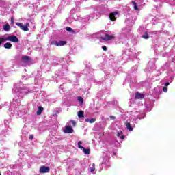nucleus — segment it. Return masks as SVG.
Returning <instances> with one entry per match:
<instances>
[{
  "mask_svg": "<svg viewBox=\"0 0 175 175\" xmlns=\"http://www.w3.org/2000/svg\"><path fill=\"white\" fill-rule=\"evenodd\" d=\"M78 100H79V102H81V103H83V102H84V100L83 99V97H81V96L78 97Z\"/></svg>",
  "mask_w": 175,
  "mask_h": 175,
  "instance_id": "nucleus-20",
  "label": "nucleus"
},
{
  "mask_svg": "<svg viewBox=\"0 0 175 175\" xmlns=\"http://www.w3.org/2000/svg\"><path fill=\"white\" fill-rule=\"evenodd\" d=\"M96 121V119L95 118H91L90 120V124H94Z\"/></svg>",
  "mask_w": 175,
  "mask_h": 175,
  "instance_id": "nucleus-21",
  "label": "nucleus"
},
{
  "mask_svg": "<svg viewBox=\"0 0 175 175\" xmlns=\"http://www.w3.org/2000/svg\"><path fill=\"white\" fill-rule=\"evenodd\" d=\"M21 29H22V31H25V32H27V31H29V29L25 25H23Z\"/></svg>",
  "mask_w": 175,
  "mask_h": 175,
  "instance_id": "nucleus-15",
  "label": "nucleus"
},
{
  "mask_svg": "<svg viewBox=\"0 0 175 175\" xmlns=\"http://www.w3.org/2000/svg\"><path fill=\"white\" fill-rule=\"evenodd\" d=\"M170 85V83H169V82H167V83H165V87H169V85Z\"/></svg>",
  "mask_w": 175,
  "mask_h": 175,
  "instance_id": "nucleus-28",
  "label": "nucleus"
},
{
  "mask_svg": "<svg viewBox=\"0 0 175 175\" xmlns=\"http://www.w3.org/2000/svg\"><path fill=\"white\" fill-rule=\"evenodd\" d=\"M143 39H148L150 38V36L148 35V33H145V35L142 36Z\"/></svg>",
  "mask_w": 175,
  "mask_h": 175,
  "instance_id": "nucleus-19",
  "label": "nucleus"
},
{
  "mask_svg": "<svg viewBox=\"0 0 175 175\" xmlns=\"http://www.w3.org/2000/svg\"><path fill=\"white\" fill-rule=\"evenodd\" d=\"M85 122H90V120L88 118L85 119Z\"/></svg>",
  "mask_w": 175,
  "mask_h": 175,
  "instance_id": "nucleus-33",
  "label": "nucleus"
},
{
  "mask_svg": "<svg viewBox=\"0 0 175 175\" xmlns=\"http://www.w3.org/2000/svg\"><path fill=\"white\" fill-rule=\"evenodd\" d=\"M100 39L101 40H105V42H109V40H114V39H116V35L106 33L104 37H100Z\"/></svg>",
  "mask_w": 175,
  "mask_h": 175,
  "instance_id": "nucleus-1",
  "label": "nucleus"
},
{
  "mask_svg": "<svg viewBox=\"0 0 175 175\" xmlns=\"http://www.w3.org/2000/svg\"><path fill=\"white\" fill-rule=\"evenodd\" d=\"M16 25L19 27V28L21 29L23 28V23H16Z\"/></svg>",
  "mask_w": 175,
  "mask_h": 175,
  "instance_id": "nucleus-22",
  "label": "nucleus"
},
{
  "mask_svg": "<svg viewBox=\"0 0 175 175\" xmlns=\"http://www.w3.org/2000/svg\"><path fill=\"white\" fill-rule=\"evenodd\" d=\"M124 124L126 126V129H128V131H133V127L131 126L130 122H125Z\"/></svg>",
  "mask_w": 175,
  "mask_h": 175,
  "instance_id": "nucleus-9",
  "label": "nucleus"
},
{
  "mask_svg": "<svg viewBox=\"0 0 175 175\" xmlns=\"http://www.w3.org/2000/svg\"><path fill=\"white\" fill-rule=\"evenodd\" d=\"M50 172V167H46V166H41L40 168V173H49Z\"/></svg>",
  "mask_w": 175,
  "mask_h": 175,
  "instance_id": "nucleus-3",
  "label": "nucleus"
},
{
  "mask_svg": "<svg viewBox=\"0 0 175 175\" xmlns=\"http://www.w3.org/2000/svg\"><path fill=\"white\" fill-rule=\"evenodd\" d=\"M102 49L104 51H107V47H106V46H103Z\"/></svg>",
  "mask_w": 175,
  "mask_h": 175,
  "instance_id": "nucleus-25",
  "label": "nucleus"
},
{
  "mask_svg": "<svg viewBox=\"0 0 175 175\" xmlns=\"http://www.w3.org/2000/svg\"><path fill=\"white\" fill-rule=\"evenodd\" d=\"M7 42H12L13 43H18V42L20 41L18 40V38H17V36H10L5 38Z\"/></svg>",
  "mask_w": 175,
  "mask_h": 175,
  "instance_id": "nucleus-2",
  "label": "nucleus"
},
{
  "mask_svg": "<svg viewBox=\"0 0 175 175\" xmlns=\"http://www.w3.org/2000/svg\"><path fill=\"white\" fill-rule=\"evenodd\" d=\"M117 14H118V12H113L109 14V18L111 21H116L117 20V18H116Z\"/></svg>",
  "mask_w": 175,
  "mask_h": 175,
  "instance_id": "nucleus-4",
  "label": "nucleus"
},
{
  "mask_svg": "<svg viewBox=\"0 0 175 175\" xmlns=\"http://www.w3.org/2000/svg\"><path fill=\"white\" fill-rule=\"evenodd\" d=\"M121 134H122V131L118 132L117 133V136L120 137V136H121Z\"/></svg>",
  "mask_w": 175,
  "mask_h": 175,
  "instance_id": "nucleus-29",
  "label": "nucleus"
},
{
  "mask_svg": "<svg viewBox=\"0 0 175 175\" xmlns=\"http://www.w3.org/2000/svg\"><path fill=\"white\" fill-rule=\"evenodd\" d=\"M12 44L10 42H7L4 44V48L5 49H12Z\"/></svg>",
  "mask_w": 175,
  "mask_h": 175,
  "instance_id": "nucleus-11",
  "label": "nucleus"
},
{
  "mask_svg": "<svg viewBox=\"0 0 175 175\" xmlns=\"http://www.w3.org/2000/svg\"><path fill=\"white\" fill-rule=\"evenodd\" d=\"M81 144H83V142H82L81 141H79V142H78V147H79V148H80L81 150H83V148H84V147H83V146H81Z\"/></svg>",
  "mask_w": 175,
  "mask_h": 175,
  "instance_id": "nucleus-18",
  "label": "nucleus"
},
{
  "mask_svg": "<svg viewBox=\"0 0 175 175\" xmlns=\"http://www.w3.org/2000/svg\"><path fill=\"white\" fill-rule=\"evenodd\" d=\"M70 123L72 125H73V126H76V122L75 120H70Z\"/></svg>",
  "mask_w": 175,
  "mask_h": 175,
  "instance_id": "nucleus-24",
  "label": "nucleus"
},
{
  "mask_svg": "<svg viewBox=\"0 0 175 175\" xmlns=\"http://www.w3.org/2000/svg\"><path fill=\"white\" fill-rule=\"evenodd\" d=\"M135 99H144V94L137 92L135 95Z\"/></svg>",
  "mask_w": 175,
  "mask_h": 175,
  "instance_id": "nucleus-7",
  "label": "nucleus"
},
{
  "mask_svg": "<svg viewBox=\"0 0 175 175\" xmlns=\"http://www.w3.org/2000/svg\"><path fill=\"white\" fill-rule=\"evenodd\" d=\"M78 117L79 118H83V117H84V111H78Z\"/></svg>",
  "mask_w": 175,
  "mask_h": 175,
  "instance_id": "nucleus-13",
  "label": "nucleus"
},
{
  "mask_svg": "<svg viewBox=\"0 0 175 175\" xmlns=\"http://www.w3.org/2000/svg\"><path fill=\"white\" fill-rule=\"evenodd\" d=\"M120 139H125V135H122V136H120Z\"/></svg>",
  "mask_w": 175,
  "mask_h": 175,
  "instance_id": "nucleus-35",
  "label": "nucleus"
},
{
  "mask_svg": "<svg viewBox=\"0 0 175 175\" xmlns=\"http://www.w3.org/2000/svg\"><path fill=\"white\" fill-rule=\"evenodd\" d=\"M66 29L68 31V32H72V31H73V29L71 27H66Z\"/></svg>",
  "mask_w": 175,
  "mask_h": 175,
  "instance_id": "nucleus-23",
  "label": "nucleus"
},
{
  "mask_svg": "<svg viewBox=\"0 0 175 175\" xmlns=\"http://www.w3.org/2000/svg\"><path fill=\"white\" fill-rule=\"evenodd\" d=\"M43 110H44V108H43V107L42 106H39L38 107V110L37 111V116H40L42 114V111H43Z\"/></svg>",
  "mask_w": 175,
  "mask_h": 175,
  "instance_id": "nucleus-8",
  "label": "nucleus"
},
{
  "mask_svg": "<svg viewBox=\"0 0 175 175\" xmlns=\"http://www.w3.org/2000/svg\"><path fill=\"white\" fill-rule=\"evenodd\" d=\"M110 119H111V120H116V116H110Z\"/></svg>",
  "mask_w": 175,
  "mask_h": 175,
  "instance_id": "nucleus-31",
  "label": "nucleus"
},
{
  "mask_svg": "<svg viewBox=\"0 0 175 175\" xmlns=\"http://www.w3.org/2000/svg\"><path fill=\"white\" fill-rule=\"evenodd\" d=\"M25 26H26L27 28H28V27H29V23H27Z\"/></svg>",
  "mask_w": 175,
  "mask_h": 175,
  "instance_id": "nucleus-34",
  "label": "nucleus"
},
{
  "mask_svg": "<svg viewBox=\"0 0 175 175\" xmlns=\"http://www.w3.org/2000/svg\"><path fill=\"white\" fill-rule=\"evenodd\" d=\"M29 139L30 140H33V135H29Z\"/></svg>",
  "mask_w": 175,
  "mask_h": 175,
  "instance_id": "nucleus-30",
  "label": "nucleus"
},
{
  "mask_svg": "<svg viewBox=\"0 0 175 175\" xmlns=\"http://www.w3.org/2000/svg\"><path fill=\"white\" fill-rule=\"evenodd\" d=\"M3 42H7L6 38H0V46Z\"/></svg>",
  "mask_w": 175,
  "mask_h": 175,
  "instance_id": "nucleus-17",
  "label": "nucleus"
},
{
  "mask_svg": "<svg viewBox=\"0 0 175 175\" xmlns=\"http://www.w3.org/2000/svg\"><path fill=\"white\" fill-rule=\"evenodd\" d=\"M64 132V133H73V128L70 126H66Z\"/></svg>",
  "mask_w": 175,
  "mask_h": 175,
  "instance_id": "nucleus-6",
  "label": "nucleus"
},
{
  "mask_svg": "<svg viewBox=\"0 0 175 175\" xmlns=\"http://www.w3.org/2000/svg\"><path fill=\"white\" fill-rule=\"evenodd\" d=\"M52 44H55V46H65L66 41H53Z\"/></svg>",
  "mask_w": 175,
  "mask_h": 175,
  "instance_id": "nucleus-5",
  "label": "nucleus"
},
{
  "mask_svg": "<svg viewBox=\"0 0 175 175\" xmlns=\"http://www.w3.org/2000/svg\"><path fill=\"white\" fill-rule=\"evenodd\" d=\"M23 61H24L25 62H27V61H29L30 59V57L29 56H24L23 58H22Z\"/></svg>",
  "mask_w": 175,
  "mask_h": 175,
  "instance_id": "nucleus-16",
  "label": "nucleus"
},
{
  "mask_svg": "<svg viewBox=\"0 0 175 175\" xmlns=\"http://www.w3.org/2000/svg\"><path fill=\"white\" fill-rule=\"evenodd\" d=\"M84 154H85L86 155H90V153L91 152V150L88 148L85 149V148L83 147V148L82 149Z\"/></svg>",
  "mask_w": 175,
  "mask_h": 175,
  "instance_id": "nucleus-10",
  "label": "nucleus"
},
{
  "mask_svg": "<svg viewBox=\"0 0 175 175\" xmlns=\"http://www.w3.org/2000/svg\"><path fill=\"white\" fill-rule=\"evenodd\" d=\"M163 92H167V88L166 86H165L163 88Z\"/></svg>",
  "mask_w": 175,
  "mask_h": 175,
  "instance_id": "nucleus-26",
  "label": "nucleus"
},
{
  "mask_svg": "<svg viewBox=\"0 0 175 175\" xmlns=\"http://www.w3.org/2000/svg\"><path fill=\"white\" fill-rule=\"evenodd\" d=\"M3 28L4 31H9V29H10V25H9V24H5L3 25Z\"/></svg>",
  "mask_w": 175,
  "mask_h": 175,
  "instance_id": "nucleus-12",
  "label": "nucleus"
},
{
  "mask_svg": "<svg viewBox=\"0 0 175 175\" xmlns=\"http://www.w3.org/2000/svg\"><path fill=\"white\" fill-rule=\"evenodd\" d=\"M131 3L133 5L135 10H139V7H137L136 2L132 1Z\"/></svg>",
  "mask_w": 175,
  "mask_h": 175,
  "instance_id": "nucleus-14",
  "label": "nucleus"
},
{
  "mask_svg": "<svg viewBox=\"0 0 175 175\" xmlns=\"http://www.w3.org/2000/svg\"><path fill=\"white\" fill-rule=\"evenodd\" d=\"M11 24H14V18L12 17H11Z\"/></svg>",
  "mask_w": 175,
  "mask_h": 175,
  "instance_id": "nucleus-27",
  "label": "nucleus"
},
{
  "mask_svg": "<svg viewBox=\"0 0 175 175\" xmlns=\"http://www.w3.org/2000/svg\"><path fill=\"white\" fill-rule=\"evenodd\" d=\"M90 172H95V167H93L90 170Z\"/></svg>",
  "mask_w": 175,
  "mask_h": 175,
  "instance_id": "nucleus-32",
  "label": "nucleus"
}]
</instances>
